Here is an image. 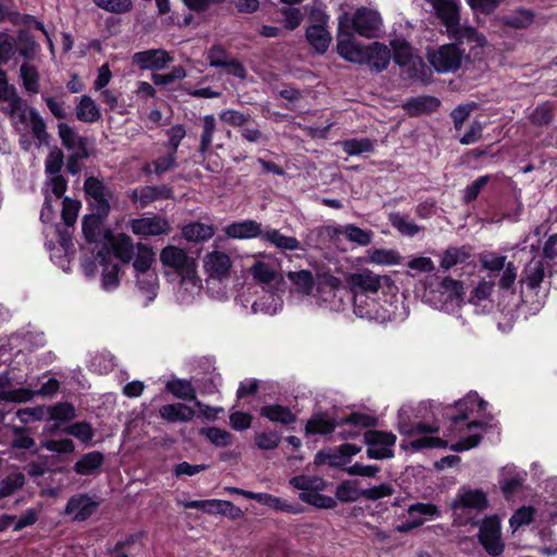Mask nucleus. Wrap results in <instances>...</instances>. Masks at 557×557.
I'll return each mask as SVG.
<instances>
[{
    "label": "nucleus",
    "mask_w": 557,
    "mask_h": 557,
    "mask_svg": "<svg viewBox=\"0 0 557 557\" xmlns=\"http://www.w3.org/2000/svg\"><path fill=\"white\" fill-rule=\"evenodd\" d=\"M435 10L437 16L446 26L449 37L455 38L457 44L442 45L435 50L428 52V60L438 73L456 72L462 62L468 59L467 53L459 47V44H474L475 47H484L486 38L472 27L459 25V10L454 0H426Z\"/></svg>",
    "instance_id": "obj_1"
},
{
    "label": "nucleus",
    "mask_w": 557,
    "mask_h": 557,
    "mask_svg": "<svg viewBox=\"0 0 557 557\" xmlns=\"http://www.w3.org/2000/svg\"><path fill=\"white\" fill-rule=\"evenodd\" d=\"M462 283L450 278L431 276L425 282L423 299L434 309L449 314H456L463 302Z\"/></svg>",
    "instance_id": "obj_2"
},
{
    "label": "nucleus",
    "mask_w": 557,
    "mask_h": 557,
    "mask_svg": "<svg viewBox=\"0 0 557 557\" xmlns=\"http://www.w3.org/2000/svg\"><path fill=\"white\" fill-rule=\"evenodd\" d=\"M391 58V49L384 44L374 41L361 45L350 39V62L364 64L375 72H383L387 69Z\"/></svg>",
    "instance_id": "obj_3"
},
{
    "label": "nucleus",
    "mask_w": 557,
    "mask_h": 557,
    "mask_svg": "<svg viewBox=\"0 0 557 557\" xmlns=\"http://www.w3.org/2000/svg\"><path fill=\"white\" fill-rule=\"evenodd\" d=\"M84 193L92 212L109 215L111 212L110 200L113 191L104 182L96 176H89L84 182Z\"/></svg>",
    "instance_id": "obj_4"
},
{
    "label": "nucleus",
    "mask_w": 557,
    "mask_h": 557,
    "mask_svg": "<svg viewBox=\"0 0 557 557\" xmlns=\"http://www.w3.org/2000/svg\"><path fill=\"white\" fill-rule=\"evenodd\" d=\"M160 261L164 267L172 268L183 278H193L196 275V262L187 252L176 246L169 245L160 252Z\"/></svg>",
    "instance_id": "obj_5"
},
{
    "label": "nucleus",
    "mask_w": 557,
    "mask_h": 557,
    "mask_svg": "<svg viewBox=\"0 0 557 557\" xmlns=\"http://www.w3.org/2000/svg\"><path fill=\"white\" fill-rule=\"evenodd\" d=\"M363 436L368 446L367 455L369 458L382 460L394 456V446L397 438L392 432L369 430Z\"/></svg>",
    "instance_id": "obj_6"
},
{
    "label": "nucleus",
    "mask_w": 557,
    "mask_h": 557,
    "mask_svg": "<svg viewBox=\"0 0 557 557\" xmlns=\"http://www.w3.org/2000/svg\"><path fill=\"white\" fill-rule=\"evenodd\" d=\"M383 21L376 10L361 8L350 18V28L367 38H375L382 32Z\"/></svg>",
    "instance_id": "obj_7"
},
{
    "label": "nucleus",
    "mask_w": 557,
    "mask_h": 557,
    "mask_svg": "<svg viewBox=\"0 0 557 557\" xmlns=\"http://www.w3.org/2000/svg\"><path fill=\"white\" fill-rule=\"evenodd\" d=\"M394 52V61L401 67H405L410 77H417L421 74L424 63L422 59L412 52L410 45L404 39H394L391 41Z\"/></svg>",
    "instance_id": "obj_8"
},
{
    "label": "nucleus",
    "mask_w": 557,
    "mask_h": 557,
    "mask_svg": "<svg viewBox=\"0 0 557 557\" xmlns=\"http://www.w3.org/2000/svg\"><path fill=\"white\" fill-rule=\"evenodd\" d=\"M180 504L186 509H198L209 515L220 513L232 519H237L243 515V510L230 500H185Z\"/></svg>",
    "instance_id": "obj_9"
},
{
    "label": "nucleus",
    "mask_w": 557,
    "mask_h": 557,
    "mask_svg": "<svg viewBox=\"0 0 557 557\" xmlns=\"http://www.w3.org/2000/svg\"><path fill=\"white\" fill-rule=\"evenodd\" d=\"M129 228L135 235L143 237L166 235L171 231L169 221L159 214L132 219Z\"/></svg>",
    "instance_id": "obj_10"
},
{
    "label": "nucleus",
    "mask_w": 557,
    "mask_h": 557,
    "mask_svg": "<svg viewBox=\"0 0 557 557\" xmlns=\"http://www.w3.org/2000/svg\"><path fill=\"white\" fill-rule=\"evenodd\" d=\"M460 413L451 418V428L449 435L457 436L463 431V423L469 418L470 413L474 411V407L478 411H484L487 403L479 397L476 393H469L463 399L456 403Z\"/></svg>",
    "instance_id": "obj_11"
},
{
    "label": "nucleus",
    "mask_w": 557,
    "mask_h": 557,
    "mask_svg": "<svg viewBox=\"0 0 557 557\" xmlns=\"http://www.w3.org/2000/svg\"><path fill=\"white\" fill-rule=\"evenodd\" d=\"M99 505V502L94 500L87 493H77L69 498L64 513L73 516V521L83 522L97 511Z\"/></svg>",
    "instance_id": "obj_12"
},
{
    "label": "nucleus",
    "mask_w": 557,
    "mask_h": 557,
    "mask_svg": "<svg viewBox=\"0 0 557 557\" xmlns=\"http://www.w3.org/2000/svg\"><path fill=\"white\" fill-rule=\"evenodd\" d=\"M479 539L485 550L492 556H498L503 553L504 545L500 540V523L496 517L483 520Z\"/></svg>",
    "instance_id": "obj_13"
},
{
    "label": "nucleus",
    "mask_w": 557,
    "mask_h": 557,
    "mask_svg": "<svg viewBox=\"0 0 557 557\" xmlns=\"http://www.w3.org/2000/svg\"><path fill=\"white\" fill-rule=\"evenodd\" d=\"M413 409L411 406H403L397 414V430L405 436H414L419 434L437 433L438 426L423 422L413 423L411 421Z\"/></svg>",
    "instance_id": "obj_14"
},
{
    "label": "nucleus",
    "mask_w": 557,
    "mask_h": 557,
    "mask_svg": "<svg viewBox=\"0 0 557 557\" xmlns=\"http://www.w3.org/2000/svg\"><path fill=\"white\" fill-rule=\"evenodd\" d=\"M172 61V57L163 49H148L138 51L133 55V63L140 70L158 71L164 69Z\"/></svg>",
    "instance_id": "obj_15"
},
{
    "label": "nucleus",
    "mask_w": 557,
    "mask_h": 557,
    "mask_svg": "<svg viewBox=\"0 0 557 557\" xmlns=\"http://www.w3.org/2000/svg\"><path fill=\"white\" fill-rule=\"evenodd\" d=\"M259 414L261 418L287 430H294L293 424L297 421V414L288 406L280 404L263 405L260 408Z\"/></svg>",
    "instance_id": "obj_16"
},
{
    "label": "nucleus",
    "mask_w": 557,
    "mask_h": 557,
    "mask_svg": "<svg viewBox=\"0 0 557 557\" xmlns=\"http://www.w3.org/2000/svg\"><path fill=\"white\" fill-rule=\"evenodd\" d=\"M203 267L210 277L222 280L230 275L232 260L223 251H211L206 255Z\"/></svg>",
    "instance_id": "obj_17"
},
{
    "label": "nucleus",
    "mask_w": 557,
    "mask_h": 557,
    "mask_svg": "<svg viewBox=\"0 0 557 557\" xmlns=\"http://www.w3.org/2000/svg\"><path fill=\"white\" fill-rule=\"evenodd\" d=\"M382 277L371 271H363L358 274L350 275V293L361 294V296H376L381 288Z\"/></svg>",
    "instance_id": "obj_18"
},
{
    "label": "nucleus",
    "mask_w": 557,
    "mask_h": 557,
    "mask_svg": "<svg viewBox=\"0 0 557 557\" xmlns=\"http://www.w3.org/2000/svg\"><path fill=\"white\" fill-rule=\"evenodd\" d=\"M97 260L102 267V287L106 290H111L120 284V267L111 261V251L108 247H103L97 252Z\"/></svg>",
    "instance_id": "obj_19"
},
{
    "label": "nucleus",
    "mask_w": 557,
    "mask_h": 557,
    "mask_svg": "<svg viewBox=\"0 0 557 557\" xmlns=\"http://www.w3.org/2000/svg\"><path fill=\"white\" fill-rule=\"evenodd\" d=\"M224 233L228 238L234 239L263 238L264 234L262 231V224L255 220L233 222L224 228Z\"/></svg>",
    "instance_id": "obj_20"
},
{
    "label": "nucleus",
    "mask_w": 557,
    "mask_h": 557,
    "mask_svg": "<svg viewBox=\"0 0 557 557\" xmlns=\"http://www.w3.org/2000/svg\"><path fill=\"white\" fill-rule=\"evenodd\" d=\"M104 460V455L98 450L83 454L82 457L74 463L73 471L77 475L82 476L97 475L100 472Z\"/></svg>",
    "instance_id": "obj_21"
},
{
    "label": "nucleus",
    "mask_w": 557,
    "mask_h": 557,
    "mask_svg": "<svg viewBox=\"0 0 557 557\" xmlns=\"http://www.w3.org/2000/svg\"><path fill=\"white\" fill-rule=\"evenodd\" d=\"M453 507L483 510L487 507V498L482 490L461 488L453 502Z\"/></svg>",
    "instance_id": "obj_22"
},
{
    "label": "nucleus",
    "mask_w": 557,
    "mask_h": 557,
    "mask_svg": "<svg viewBox=\"0 0 557 557\" xmlns=\"http://www.w3.org/2000/svg\"><path fill=\"white\" fill-rule=\"evenodd\" d=\"M337 422L326 412H317L311 416L305 426V433L309 435H327L334 432Z\"/></svg>",
    "instance_id": "obj_23"
},
{
    "label": "nucleus",
    "mask_w": 557,
    "mask_h": 557,
    "mask_svg": "<svg viewBox=\"0 0 557 557\" xmlns=\"http://www.w3.org/2000/svg\"><path fill=\"white\" fill-rule=\"evenodd\" d=\"M109 242L111 244V255L113 253L123 263H128L134 256V244L131 236L125 233L112 235L109 233Z\"/></svg>",
    "instance_id": "obj_24"
},
{
    "label": "nucleus",
    "mask_w": 557,
    "mask_h": 557,
    "mask_svg": "<svg viewBox=\"0 0 557 557\" xmlns=\"http://www.w3.org/2000/svg\"><path fill=\"white\" fill-rule=\"evenodd\" d=\"M348 460V442L343 443L337 450L321 449L314 456V465H329L333 468L344 467Z\"/></svg>",
    "instance_id": "obj_25"
},
{
    "label": "nucleus",
    "mask_w": 557,
    "mask_h": 557,
    "mask_svg": "<svg viewBox=\"0 0 557 557\" xmlns=\"http://www.w3.org/2000/svg\"><path fill=\"white\" fill-rule=\"evenodd\" d=\"M159 416L170 423L188 422L195 417V410L183 403H175L160 407Z\"/></svg>",
    "instance_id": "obj_26"
},
{
    "label": "nucleus",
    "mask_w": 557,
    "mask_h": 557,
    "mask_svg": "<svg viewBox=\"0 0 557 557\" xmlns=\"http://www.w3.org/2000/svg\"><path fill=\"white\" fill-rule=\"evenodd\" d=\"M202 131L200 134V143L197 149L198 157L203 162L210 154L213 135L216 131V120L213 114H207L202 117Z\"/></svg>",
    "instance_id": "obj_27"
},
{
    "label": "nucleus",
    "mask_w": 557,
    "mask_h": 557,
    "mask_svg": "<svg viewBox=\"0 0 557 557\" xmlns=\"http://www.w3.org/2000/svg\"><path fill=\"white\" fill-rule=\"evenodd\" d=\"M486 421H473L466 424L467 431L470 433L468 436L461 437L457 443L450 446L454 451H463L475 447L481 441V432H474L480 429L483 431L487 426Z\"/></svg>",
    "instance_id": "obj_28"
},
{
    "label": "nucleus",
    "mask_w": 557,
    "mask_h": 557,
    "mask_svg": "<svg viewBox=\"0 0 557 557\" xmlns=\"http://www.w3.org/2000/svg\"><path fill=\"white\" fill-rule=\"evenodd\" d=\"M306 38L320 54L326 52L332 40L327 28L320 25H310L306 30Z\"/></svg>",
    "instance_id": "obj_29"
},
{
    "label": "nucleus",
    "mask_w": 557,
    "mask_h": 557,
    "mask_svg": "<svg viewBox=\"0 0 557 557\" xmlns=\"http://www.w3.org/2000/svg\"><path fill=\"white\" fill-rule=\"evenodd\" d=\"M183 237L188 242H206L213 237L214 228L212 225L202 222H191L182 228Z\"/></svg>",
    "instance_id": "obj_30"
},
{
    "label": "nucleus",
    "mask_w": 557,
    "mask_h": 557,
    "mask_svg": "<svg viewBox=\"0 0 557 557\" xmlns=\"http://www.w3.org/2000/svg\"><path fill=\"white\" fill-rule=\"evenodd\" d=\"M12 441L10 446L12 449H27L32 455L38 454L35 440L29 435V429L26 426L13 425L12 429Z\"/></svg>",
    "instance_id": "obj_31"
},
{
    "label": "nucleus",
    "mask_w": 557,
    "mask_h": 557,
    "mask_svg": "<svg viewBox=\"0 0 557 557\" xmlns=\"http://www.w3.org/2000/svg\"><path fill=\"white\" fill-rule=\"evenodd\" d=\"M38 48L39 45L36 41L35 36L29 30H18L15 39V49L21 57L26 60H33Z\"/></svg>",
    "instance_id": "obj_32"
},
{
    "label": "nucleus",
    "mask_w": 557,
    "mask_h": 557,
    "mask_svg": "<svg viewBox=\"0 0 557 557\" xmlns=\"http://www.w3.org/2000/svg\"><path fill=\"white\" fill-rule=\"evenodd\" d=\"M166 391L174 397L185 400H196V389L191 382L185 379H172L165 384Z\"/></svg>",
    "instance_id": "obj_33"
},
{
    "label": "nucleus",
    "mask_w": 557,
    "mask_h": 557,
    "mask_svg": "<svg viewBox=\"0 0 557 557\" xmlns=\"http://www.w3.org/2000/svg\"><path fill=\"white\" fill-rule=\"evenodd\" d=\"M76 119L85 123H95L101 119L100 109L89 96H82L76 106Z\"/></svg>",
    "instance_id": "obj_34"
},
{
    "label": "nucleus",
    "mask_w": 557,
    "mask_h": 557,
    "mask_svg": "<svg viewBox=\"0 0 557 557\" xmlns=\"http://www.w3.org/2000/svg\"><path fill=\"white\" fill-rule=\"evenodd\" d=\"M174 191L169 185L144 186L141 187L140 208H146L159 199H173Z\"/></svg>",
    "instance_id": "obj_35"
},
{
    "label": "nucleus",
    "mask_w": 557,
    "mask_h": 557,
    "mask_svg": "<svg viewBox=\"0 0 557 557\" xmlns=\"http://www.w3.org/2000/svg\"><path fill=\"white\" fill-rule=\"evenodd\" d=\"M262 239L269 242L281 250L294 251L300 248V243L296 237L285 236L276 228L267 230Z\"/></svg>",
    "instance_id": "obj_36"
},
{
    "label": "nucleus",
    "mask_w": 557,
    "mask_h": 557,
    "mask_svg": "<svg viewBox=\"0 0 557 557\" xmlns=\"http://www.w3.org/2000/svg\"><path fill=\"white\" fill-rule=\"evenodd\" d=\"M352 304H354V312L357 317L361 319H374L375 318V296L367 295L361 296V294H352Z\"/></svg>",
    "instance_id": "obj_37"
},
{
    "label": "nucleus",
    "mask_w": 557,
    "mask_h": 557,
    "mask_svg": "<svg viewBox=\"0 0 557 557\" xmlns=\"http://www.w3.org/2000/svg\"><path fill=\"white\" fill-rule=\"evenodd\" d=\"M388 221L391 225L396 228L399 234L407 237H414L422 227L416 224L408 216L400 214L399 212H391L388 214Z\"/></svg>",
    "instance_id": "obj_38"
},
{
    "label": "nucleus",
    "mask_w": 557,
    "mask_h": 557,
    "mask_svg": "<svg viewBox=\"0 0 557 557\" xmlns=\"http://www.w3.org/2000/svg\"><path fill=\"white\" fill-rule=\"evenodd\" d=\"M108 216L109 215L92 212L83 218L82 231L87 243L96 242L100 227Z\"/></svg>",
    "instance_id": "obj_39"
},
{
    "label": "nucleus",
    "mask_w": 557,
    "mask_h": 557,
    "mask_svg": "<svg viewBox=\"0 0 557 557\" xmlns=\"http://www.w3.org/2000/svg\"><path fill=\"white\" fill-rule=\"evenodd\" d=\"M289 484L296 488L300 490V493H311V492H320L325 488V481L319 476H310V475H295L289 479Z\"/></svg>",
    "instance_id": "obj_40"
},
{
    "label": "nucleus",
    "mask_w": 557,
    "mask_h": 557,
    "mask_svg": "<svg viewBox=\"0 0 557 557\" xmlns=\"http://www.w3.org/2000/svg\"><path fill=\"white\" fill-rule=\"evenodd\" d=\"M20 76L23 82V86L25 90L30 94L35 95L39 92L40 85H39V73L35 65L29 64L28 62L22 63L20 67Z\"/></svg>",
    "instance_id": "obj_41"
},
{
    "label": "nucleus",
    "mask_w": 557,
    "mask_h": 557,
    "mask_svg": "<svg viewBox=\"0 0 557 557\" xmlns=\"http://www.w3.org/2000/svg\"><path fill=\"white\" fill-rule=\"evenodd\" d=\"M523 282L530 287H537L545 276V267L542 260H531L524 269Z\"/></svg>",
    "instance_id": "obj_42"
},
{
    "label": "nucleus",
    "mask_w": 557,
    "mask_h": 557,
    "mask_svg": "<svg viewBox=\"0 0 557 557\" xmlns=\"http://www.w3.org/2000/svg\"><path fill=\"white\" fill-rule=\"evenodd\" d=\"M440 107V100L434 97L412 98L405 104L406 110L411 115H418L424 112H431Z\"/></svg>",
    "instance_id": "obj_43"
},
{
    "label": "nucleus",
    "mask_w": 557,
    "mask_h": 557,
    "mask_svg": "<svg viewBox=\"0 0 557 557\" xmlns=\"http://www.w3.org/2000/svg\"><path fill=\"white\" fill-rule=\"evenodd\" d=\"M287 277L295 285L297 292L304 295H310L312 293L314 287V280L310 271H290L288 272Z\"/></svg>",
    "instance_id": "obj_44"
},
{
    "label": "nucleus",
    "mask_w": 557,
    "mask_h": 557,
    "mask_svg": "<svg viewBox=\"0 0 557 557\" xmlns=\"http://www.w3.org/2000/svg\"><path fill=\"white\" fill-rule=\"evenodd\" d=\"M25 485V475L22 472H13L0 482V499L13 495Z\"/></svg>",
    "instance_id": "obj_45"
},
{
    "label": "nucleus",
    "mask_w": 557,
    "mask_h": 557,
    "mask_svg": "<svg viewBox=\"0 0 557 557\" xmlns=\"http://www.w3.org/2000/svg\"><path fill=\"white\" fill-rule=\"evenodd\" d=\"M401 260V256L395 249H374L369 255V261L380 265H397Z\"/></svg>",
    "instance_id": "obj_46"
},
{
    "label": "nucleus",
    "mask_w": 557,
    "mask_h": 557,
    "mask_svg": "<svg viewBox=\"0 0 557 557\" xmlns=\"http://www.w3.org/2000/svg\"><path fill=\"white\" fill-rule=\"evenodd\" d=\"M282 441L281 434L275 430L258 432L255 435V445L260 450L276 449Z\"/></svg>",
    "instance_id": "obj_47"
},
{
    "label": "nucleus",
    "mask_w": 557,
    "mask_h": 557,
    "mask_svg": "<svg viewBox=\"0 0 557 557\" xmlns=\"http://www.w3.org/2000/svg\"><path fill=\"white\" fill-rule=\"evenodd\" d=\"M138 252L133 261L135 271L139 274H145L149 271L153 261L152 248L144 244L137 245Z\"/></svg>",
    "instance_id": "obj_48"
},
{
    "label": "nucleus",
    "mask_w": 557,
    "mask_h": 557,
    "mask_svg": "<svg viewBox=\"0 0 557 557\" xmlns=\"http://www.w3.org/2000/svg\"><path fill=\"white\" fill-rule=\"evenodd\" d=\"M298 498L302 503L323 509L334 508L337 504L334 497L320 494L319 492L299 493Z\"/></svg>",
    "instance_id": "obj_49"
},
{
    "label": "nucleus",
    "mask_w": 557,
    "mask_h": 557,
    "mask_svg": "<svg viewBox=\"0 0 557 557\" xmlns=\"http://www.w3.org/2000/svg\"><path fill=\"white\" fill-rule=\"evenodd\" d=\"M253 278L263 284H271L277 277V272L274 268L263 261H257L250 269Z\"/></svg>",
    "instance_id": "obj_50"
},
{
    "label": "nucleus",
    "mask_w": 557,
    "mask_h": 557,
    "mask_svg": "<svg viewBox=\"0 0 557 557\" xmlns=\"http://www.w3.org/2000/svg\"><path fill=\"white\" fill-rule=\"evenodd\" d=\"M337 53L348 61V11H343L339 16Z\"/></svg>",
    "instance_id": "obj_51"
},
{
    "label": "nucleus",
    "mask_w": 557,
    "mask_h": 557,
    "mask_svg": "<svg viewBox=\"0 0 557 557\" xmlns=\"http://www.w3.org/2000/svg\"><path fill=\"white\" fill-rule=\"evenodd\" d=\"M216 447H227L232 444L233 435L215 426L202 428L200 431Z\"/></svg>",
    "instance_id": "obj_52"
},
{
    "label": "nucleus",
    "mask_w": 557,
    "mask_h": 557,
    "mask_svg": "<svg viewBox=\"0 0 557 557\" xmlns=\"http://www.w3.org/2000/svg\"><path fill=\"white\" fill-rule=\"evenodd\" d=\"M468 253L457 247L448 248L444 251L442 258H441V268L445 271L450 270L455 265L465 262L468 259Z\"/></svg>",
    "instance_id": "obj_53"
},
{
    "label": "nucleus",
    "mask_w": 557,
    "mask_h": 557,
    "mask_svg": "<svg viewBox=\"0 0 557 557\" xmlns=\"http://www.w3.org/2000/svg\"><path fill=\"white\" fill-rule=\"evenodd\" d=\"M65 432L85 444L90 443L95 435L91 424L86 421H79L69 425Z\"/></svg>",
    "instance_id": "obj_54"
},
{
    "label": "nucleus",
    "mask_w": 557,
    "mask_h": 557,
    "mask_svg": "<svg viewBox=\"0 0 557 557\" xmlns=\"http://www.w3.org/2000/svg\"><path fill=\"white\" fill-rule=\"evenodd\" d=\"M79 209H81V202L78 200H74L69 197H65L63 199L61 216H62L63 223L67 227H72L76 223Z\"/></svg>",
    "instance_id": "obj_55"
},
{
    "label": "nucleus",
    "mask_w": 557,
    "mask_h": 557,
    "mask_svg": "<svg viewBox=\"0 0 557 557\" xmlns=\"http://www.w3.org/2000/svg\"><path fill=\"white\" fill-rule=\"evenodd\" d=\"M92 2L98 8L114 14H124L133 9L132 0H92Z\"/></svg>",
    "instance_id": "obj_56"
},
{
    "label": "nucleus",
    "mask_w": 557,
    "mask_h": 557,
    "mask_svg": "<svg viewBox=\"0 0 557 557\" xmlns=\"http://www.w3.org/2000/svg\"><path fill=\"white\" fill-rule=\"evenodd\" d=\"M408 515L411 519H432L440 515L438 508L431 503H416L409 506Z\"/></svg>",
    "instance_id": "obj_57"
},
{
    "label": "nucleus",
    "mask_w": 557,
    "mask_h": 557,
    "mask_svg": "<svg viewBox=\"0 0 557 557\" xmlns=\"http://www.w3.org/2000/svg\"><path fill=\"white\" fill-rule=\"evenodd\" d=\"M50 419L53 421L65 422L75 418V407L70 403H58L49 408Z\"/></svg>",
    "instance_id": "obj_58"
},
{
    "label": "nucleus",
    "mask_w": 557,
    "mask_h": 557,
    "mask_svg": "<svg viewBox=\"0 0 557 557\" xmlns=\"http://www.w3.org/2000/svg\"><path fill=\"white\" fill-rule=\"evenodd\" d=\"M403 447H409L412 451H418L423 448H441L447 447V441L435 436H424L418 440L410 441L406 445L403 444Z\"/></svg>",
    "instance_id": "obj_59"
},
{
    "label": "nucleus",
    "mask_w": 557,
    "mask_h": 557,
    "mask_svg": "<svg viewBox=\"0 0 557 557\" xmlns=\"http://www.w3.org/2000/svg\"><path fill=\"white\" fill-rule=\"evenodd\" d=\"M29 123L34 137L40 143L47 141L49 134L47 133L46 122L35 108L29 109Z\"/></svg>",
    "instance_id": "obj_60"
},
{
    "label": "nucleus",
    "mask_w": 557,
    "mask_h": 557,
    "mask_svg": "<svg viewBox=\"0 0 557 557\" xmlns=\"http://www.w3.org/2000/svg\"><path fill=\"white\" fill-rule=\"evenodd\" d=\"M534 517V508L531 506H523L519 508L510 518V528L516 531L523 525H528L532 522Z\"/></svg>",
    "instance_id": "obj_61"
},
{
    "label": "nucleus",
    "mask_w": 557,
    "mask_h": 557,
    "mask_svg": "<svg viewBox=\"0 0 557 557\" xmlns=\"http://www.w3.org/2000/svg\"><path fill=\"white\" fill-rule=\"evenodd\" d=\"M14 51L15 39L11 35L0 32V66L9 63Z\"/></svg>",
    "instance_id": "obj_62"
},
{
    "label": "nucleus",
    "mask_w": 557,
    "mask_h": 557,
    "mask_svg": "<svg viewBox=\"0 0 557 557\" xmlns=\"http://www.w3.org/2000/svg\"><path fill=\"white\" fill-rule=\"evenodd\" d=\"M63 164H64L63 152L59 148H55L54 150L49 152V154L46 159V162H45L46 173L49 175H61L60 172H61Z\"/></svg>",
    "instance_id": "obj_63"
},
{
    "label": "nucleus",
    "mask_w": 557,
    "mask_h": 557,
    "mask_svg": "<svg viewBox=\"0 0 557 557\" xmlns=\"http://www.w3.org/2000/svg\"><path fill=\"white\" fill-rule=\"evenodd\" d=\"M476 104L474 102L460 104L455 108L451 112V119L454 122L455 129L457 132L461 131L463 123L470 116L471 112L475 109Z\"/></svg>",
    "instance_id": "obj_64"
}]
</instances>
